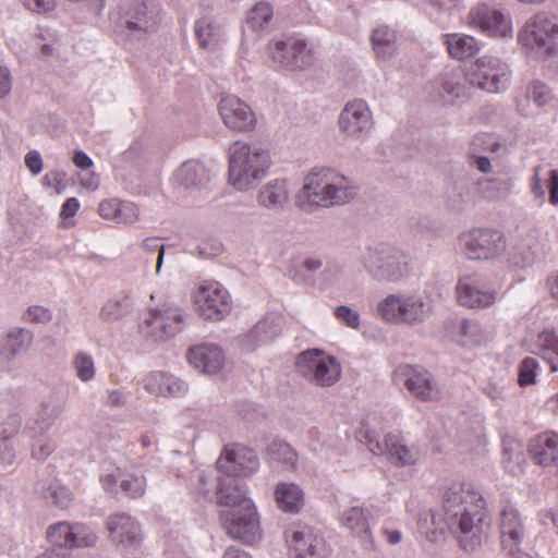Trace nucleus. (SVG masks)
<instances>
[{
    "label": "nucleus",
    "instance_id": "49",
    "mask_svg": "<svg viewBox=\"0 0 558 558\" xmlns=\"http://www.w3.org/2000/svg\"><path fill=\"white\" fill-rule=\"evenodd\" d=\"M146 488V480L143 475L134 473H125L121 478V489L133 498L144 495Z\"/></svg>",
    "mask_w": 558,
    "mask_h": 558
},
{
    "label": "nucleus",
    "instance_id": "26",
    "mask_svg": "<svg viewBox=\"0 0 558 558\" xmlns=\"http://www.w3.org/2000/svg\"><path fill=\"white\" fill-rule=\"evenodd\" d=\"M190 364L207 375L219 373L225 365V353L215 343H203L192 347L189 352Z\"/></svg>",
    "mask_w": 558,
    "mask_h": 558
},
{
    "label": "nucleus",
    "instance_id": "55",
    "mask_svg": "<svg viewBox=\"0 0 558 558\" xmlns=\"http://www.w3.org/2000/svg\"><path fill=\"white\" fill-rule=\"evenodd\" d=\"M51 318V311L40 305L29 306L23 315V319L32 324H47Z\"/></svg>",
    "mask_w": 558,
    "mask_h": 558
},
{
    "label": "nucleus",
    "instance_id": "30",
    "mask_svg": "<svg viewBox=\"0 0 558 558\" xmlns=\"http://www.w3.org/2000/svg\"><path fill=\"white\" fill-rule=\"evenodd\" d=\"M529 452L538 465L558 464V434L547 432L535 436L530 441Z\"/></svg>",
    "mask_w": 558,
    "mask_h": 558
},
{
    "label": "nucleus",
    "instance_id": "19",
    "mask_svg": "<svg viewBox=\"0 0 558 558\" xmlns=\"http://www.w3.org/2000/svg\"><path fill=\"white\" fill-rule=\"evenodd\" d=\"M290 558H326V541L311 526L292 529L286 534Z\"/></svg>",
    "mask_w": 558,
    "mask_h": 558
},
{
    "label": "nucleus",
    "instance_id": "43",
    "mask_svg": "<svg viewBox=\"0 0 558 558\" xmlns=\"http://www.w3.org/2000/svg\"><path fill=\"white\" fill-rule=\"evenodd\" d=\"M480 190L488 199H502L508 197L514 186L513 179L509 177L483 179L478 182Z\"/></svg>",
    "mask_w": 558,
    "mask_h": 558
},
{
    "label": "nucleus",
    "instance_id": "16",
    "mask_svg": "<svg viewBox=\"0 0 558 558\" xmlns=\"http://www.w3.org/2000/svg\"><path fill=\"white\" fill-rule=\"evenodd\" d=\"M466 80L488 93H500L510 85L509 65L497 57L483 56L470 68Z\"/></svg>",
    "mask_w": 558,
    "mask_h": 558
},
{
    "label": "nucleus",
    "instance_id": "39",
    "mask_svg": "<svg viewBox=\"0 0 558 558\" xmlns=\"http://www.w3.org/2000/svg\"><path fill=\"white\" fill-rule=\"evenodd\" d=\"M373 128L372 113L364 100L351 101V136L365 137Z\"/></svg>",
    "mask_w": 558,
    "mask_h": 558
},
{
    "label": "nucleus",
    "instance_id": "20",
    "mask_svg": "<svg viewBox=\"0 0 558 558\" xmlns=\"http://www.w3.org/2000/svg\"><path fill=\"white\" fill-rule=\"evenodd\" d=\"M259 461L256 453L244 446L226 447L217 461L218 471L225 476H248L257 471Z\"/></svg>",
    "mask_w": 558,
    "mask_h": 558
},
{
    "label": "nucleus",
    "instance_id": "36",
    "mask_svg": "<svg viewBox=\"0 0 558 558\" xmlns=\"http://www.w3.org/2000/svg\"><path fill=\"white\" fill-rule=\"evenodd\" d=\"M133 308V298L128 293H119L102 304L99 311V319L105 323L118 322L130 315Z\"/></svg>",
    "mask_w": 558,
    "mask_h": 558
},
{
    "label": "nucleus",
    "instance_id": "51",
    "mask_svg": "<svg viewBox=\"0 0 558 558\" xmlns=\"http://www.w3.org/2000/svg\"><path fill=\"white\" fill-rule=\"evenodd\" d=\"M526 97L537 107H544L553 100L554 95L546 84L535 81L527 87Z\"/></svg>",
    "mask_w": 558,
    "mask_h": 558
},
{
    "label": "nucleus",
    "instance_id": "21",
    "mask_svg": "<svg viewBox=\"0 0 558 558\" xmlns=\"http://www.w3.org/2000/svg\"><path fill=\"white\" fill-rule=\"evenodd\" d=\"M109 538L125 550L137 549L143 542L140 523L126 513H116L107 519Z\"/></svg>",
    "mask_w": 558,
    "mask_h": 558
},
{
    "label": "nucleus",
    "instance_id": "50",
    "mask_svg": "<svg viewBox=\"0 0 558 558\" xmlns=\"http://www.w3.org/2000/svg\"><path fill=\"white\" fill-rule=\"evenodd\" d=\"M538 368L539 363L535 357H525L519 365V385L526 387L535 384Z\"/></svg>",
    "mask_w": 558,
    "mask_h": 558
},
{
    "label": "nucleus",
    "instance_id": "3",
    "mask_svg": "<svg viewBox=\"0 0 558 558\" xmlns=\"http://www.w3.org/2000/svg\"><path fill=\"white\" fill-rule=\"evenodd\" d=\"M270 165L268 149L236 141L228 149V182L238 191H250L266 178Z\"/></svg>",
    "mask_w": 558,
    "mask_h": 558
},
{
    "label": "nucleus",
    "instance_id": "13",
    "mask_svg": "<svg viewBox=\"0 0 558 558\" xmlns=\"http://www.w3.org/2000/svg\"><path fill=\"white\" fill-rule=\"evenodd\" d=\"M518 37L522 45L550 54L558 47V19L545 12L537 13L525 22Z\"/></svg>",
    "mask_w": 558,
    "mask_h": 558
},
{
    "label": "nucleus",
    "instance_id": "45",
    "mask_svg": "<svg viewBox=\"0 0 558 558\" xmlns=\"http://www.w3.org/2000/svg\"><path fill=\"white\" fill-rule=\"evenodd\" d=\"M41 493L45 499L59 508H68L72 501V493L58 481H52L43 487Z\"/></svg>",
    "mask_w": 558,
    "mask_h": 558
},
{
    "label": "nucleus",
    "instance_id": "1",
    "mask_svg": "<svg viewBox=\"0 0 558 558\" xmlns=\"http://www.w3.org/2000/svg\"><path fill=\"white\" fill-rule=\"evenodd\" d=\"M486 501L472 483L454 482L445 488L442 513L430 510L432 524L444 533L448 530L466 553L477 550L489 527Z\"/></svg>",
    "mask_w": 558,
    "mask_h": 558
},
{
    "label": "nucleus",
    "instance_id": "23",
    "mask_svg": "<svg viewBox=\"0 0 558 558\" xmlns=\"http://www.w3.org/2000/svg\"><path fill=\"white\" fill-rule=\"evenodd\" d=\"M219 113L227 128L238 132H250L256 126V116L251 107L236 96L223 97Z\"/></svg>",
    "mask_w": 558,
    "mask_h": 558
},
{
    "label": "nucleus",
    "instance_id": "52",
    "mask_svg": "<svg viewBox=\"0 0 558 558\" xmlns=\"http://www.w3.org/2000/svg\"><path fill=\"white\" fill-rule=\"evenodd\" d=\"M32 457L37 460L47 459L56 449V442L43 435H37L36 437H32Z\"/></svg>",
    "mask_w": 558,
    "mask_h": 558
},
{
    "label": "nucleus",
    "instance_id": "35",
    "mask_svg": "<svg viewBox=\"0 0 558 558\" xmlns=\"http://www.w3.org/2000/svg\"><path fill=\"white\" fill-rule=\"evenodd\" d=\"M195 35L198 45L207 50H215L223 40V31L210 16H203L195 22Z\"/></svg>",
    "mask_w": 558,
    "mask_h": 558
},
{
    "label": "nucleus",
    "instance_id": "60",
    "mask_svg": "<svg viewBox=\"0 0 558 558\" xmlns=\"http://www.w3.org/2000/svg\"><path fill=\"white\" fill-rule=\"evenodd\" d=\"M16 458V451L9 439H0V465L9 466Z\"/></svg>",
    "mask_w": 558,
    "mask_h": 558
},
{
    "label": "nucleus",
    "instance_id": "8",
    "mask_svg": "<svg viewBox=\"0 0 558 558\" xmlns=\"http://www.w3.org/2000/svg\"><path fill=\"white\" fill-rule=\"evenodd\" d=\"M295 368L304 379L320 387L335 385L341 375V366L336 357L320 349L301 352L296 356Z\"/></svg>",
    "mask_w": 558,
    "mask_h": 558
},
{
    "label": "nucleus",
    "instance_id": "27",
    "mask_svg": "<svg viewBox=\"0 0 558 558\" xmlns=\"http://www.w3.org/2000/svg\"><path fill=\"white\" fill-rule=\"evenodd\" d=\"M374 521L371 509L351 506V536L355 538L361 548L366 553L378 550L377 543L371 531Z\"/></svg>",
    "mask_w": 558,
    "mask_h": 558
},
{
    "label": "nucleus",
    "instance_id": "12",
    "mask_svg": "<svg viewBox=\"0 0 558 558\" xmlns=\"http://www.w3.org/2000/svg\"><path fill=\"white\" fill-rule=\"evenodd\" d=\"M461 252L470 259H495L507 247L505 234L494 229L474 228L459 238Z\"/></svg>",
    "mask_w": 558,
    "mask_h": 558
},
{
    "label": "nucleus",
    "instance_id": "62",
    "mask_svg": "<svg viewBox=\"0 0 558 558\" xmlns=\"http://www.w3.org/2000/svg\"><path fill=\"white\" fill-rule=\"evenodd\" d=\"M119 202L120 199L117 198L102 201L98 207L99 215L104 219L116 221Z\"/></svg>",
    "mask_w": 558,
    "mask_h": 558
},
{
    "label": "nucleus",
    "instance_id": "41",
    "mask_svg": "<svg viewBox=\"0 0 558 558\" xmlns=\"http://www.w3.org/2000/svg\"><path fill=\"white\" fill-rule=\"evenodd\" d=\"M439 95L446 104H453L464 94L461 73L458 71H448L438 78Z\"/></svg>",
    "mask_w": 558,
    "mask_h": 558
},
{
    "label": "nucleus",
    "instance_id": "6",
    "mask_svg": "<svg viewBox=\"0 0 558 558\" xmlns=\"http://www.w3.org/2000/svg\"><path fill=\"white\" fill-rule=\"evenodd\" d=\"M433 302L420 293L389 294L378 304V313L391 324L415 326L433 314Z\"/></svg>",
    "mask_w": 558,
    "mask_h": 558
},
{
    "label": "nucleus",
    "instance_id": "10",
    "mask_svg": "<svg viewBox=\"0 0 558 558\" xmlns=\"http://www.w3.org/2000/svg\"><path fill=\"white\" fill-rule=\"evenodd\" d=\"M272 62L288 72L305 71L315 62L314 48L304 38L290 36L270 44Z\"/></svg>",
    "mask_w": 558,
    "mask_h": 558
},
{
    "label": "nucleus",
    "instance_id": "64",
    "mask_svg": "<svg viewBox=\"0 0 558 558\" xmlns=\"http://www.w3.org/2000/svg\"><path fill=\"white\" fill-rule=\"evenodd\" d=\"M548 189H549V202L553 205L558 204V170L549 171L548 179Z\"/></svg>",
    "mask_w": 558,
    "mask_h": 558
},
{
    "label": "nucleus",
    "instance_id": "63",
    "mask_svg": "<svg viewBox=\"0 0 558 558\" xmlns=\"http://www.w3.org/2000/svg\"><path fill=\"white\" fill-rule=\"evenodd\" d=\"M25 165L34 175H38L43 170V159L37 150H31L25 156Z\"/></svg>",
    "mask_w": 558,
    "mask_h": 558
},
{
    "label": "nucleus",
    "instance_id": "32",
    "mask_svg": "<svg viewBox=\"0 0 558 558\" xmlns=\"http://www.w3.org/2000/svg\"><path fill=\"white\" fill-rule=\"evenodd\" d=\"M173 179L177 184L186 190H201L209 183L210 174L203 162L191 159L175 170Z\"/></svg>",
    "mask_w": 558,
    "mask_h": 558
},
{
    "label": "nucleus",
    "instance_id": "57",
    "mask_svg": "<svg viewBox=\"0 0 558 558\" xmlns=\"http://www.w3.org/2000/svg\"><path fill=\"white\" fill-rule=\"evenodd\" d=\"M124 472L119 469L114 468L111 471H107L101 475V485L105 490L107 492H114L118 484L121 487V478L123 477Z\"/></svg>",
    "mask_w": 558,
    "mask_h": 558
},
{
    "label": "nucleus",
    "instance_id": "24",
    "mask_svg": "<svg viewBox=\"0 0 558 558\" xmlns=\"http://www.w3.org/2000/svg\"><path fill=\"white\" fill-rule=\"evenodd\" d=\"M501 547L507 555L519 551L524 537V520L512 505L504 507L500 513Z\"/></svg>",
    "mask_w": 558,
    "mask_h": 558
},
{
    "label": "nucleus",
    "instance_id": "25",
    "mask_svg": "<svg viewBox=\"0 0 558 558\" xmlns=\"http://www.w3.org/2000/svg\"><path fill=\"white\" fill-rule=\"evenodd\" d=\"M459 303L470 308L487 307L495 303L496 292L486 289L476 275L463 276L456 287Z\"/></svg>",
    "mask_w": 558,
    "mask_h": 558
},
{
    "label": "nucleus",
    "instance_id": "59",
    "mask_svg": "<svg viewBox=\"0 0 558 558\" xmlns=\"http://www.w3.org/2000/svg\"><path fill=\"white\" fill-rule=\"evenodd\" d=\"M78 209L80 202L76 197H70L63 203L60 211V217L62 218L63 225L65 227L73 225V221L71 219L75 216Z\"/></svg>",
    "mask_w": 558,
    "mask_h": 558
},
{
    "label": "nucleus",
    "instance_id": "42",
    "mask_svg": "<svg viewBox=\"0 0 558 558\" xmlns=\"http://www.w3.org/2000/svg\"><path fill=\"white\" fill-rule=\"evenodd\" d=\"M372 44L377 57L387 60L396 52V33L393 29L381 26L374 29Z\"/></svg>",
    "mask_w": 558,
    "mask_h": 558
},
{
    "label": "nucleus",
    "instance_id": "47",
    "mask_svg": "<svg viewBox=\"0 0 558 558\" xmlns=\"http://www.w3.org/2000/svg\"><path fill=\"white\" fill-rule=\"evenodd\" d=\"M75 374L81 381H90L96 374L94 359L86 352H77L73 359Z\"/></svg>",
    "mask_w": 558,
    "mask_h": 558
},
{
    "label": "nucleus",
    "instance_id": "58",
    "mask_svg": "<svg viewBox=\"0 0 558 558\" xmlns=\"http://www.w3.org/2000/svg\"><path fill=\"white\" fill-rule=\"evenodd\" d=\"M381 535L389 545H398L402 542L403 534L401 530L395 526L393 522L387 520L383 523Z\"/></svg>",
    "mask_w": 558,
    "mask_h": 558
},
{
    "label": "nucleus",
    "instance_id": "4",
    "mask_svg": "<svg viewBox=\"0 0 558 558\" xmlns=\"http://www.w3.org/2000/svg\"><path fill=\"white\" fill-rule=\"evenodd\" d=\"M355 432L357 442L375 456H386L393 465L403 468L412 466L420 459V451L414 445H408L401 433H388L384 442L379 441L378 428H381V417L372 413L363 418Z\"/></svg>",
    "mask_w": 558,
    "mask_h": 558
},
{
    "label": "nucleus",
    "instance_id": "29",
    "mask_svg": "<svg viewBox=\"0 0 558 558\" xmlns=\"http://www.w3.org/2000/svg\"><path fill=\"white\" fill-rule=\"evenodd\" d=\"M144 388L155 396L182 397L187 385L180 378L163 372H153L144 377Z\"/></svg>",
    "mask_w": 558,
    "mask_h": 558
},
{
    "label": "nucleus",
    "instance_id": "11",
    "mask_svg": "<svg viewBox=\"0 0 558 558\" xmlns=\"http://www.w3.org/2000/svg\"><path fill=\"white\" fill-rule=\"evenodd\" d=\"M470 27L488 36L508 38L513 35L510 13L499 3L481 2L468 15Z\"/></svg>",
    "mask_w": 558,
    "mask_h": 558
},
{
    "label": "nucleus",
    "instance_id": "37",
    "mask_svg": "<svg viewBox=\"0 0 558 558\" xmlns=\"http://www.w3.org/2000/svg\"><path fill=\"white\" fill-rule=\"evenodd\" d=\"M533 352L550 366L551 372H558V335L554 330L545 329L537 335Z\"/></svg>",
    "mask_w": 558,
    "mask_h": 558
},
{
    "label": "nucleus",
    "instance_id": "46",
    "mask_svg": "<svg viewBox=\"0 0 558 558\" xmlns=\"http://www.w3.org/2000/svg\"><path fill=\"white\" fill-rule=\"evenodd\" d=\"M274 14L272 8L266 2L257 3L247 13L245 23L253 31L264 29Z\"/></svg>",
    "mask_w": 558,
    "mask_h": 558
},
{
    "label": "nucleus",
    "instance_id": "17",
    "mask_svg": "<svg viewBox=\"0 0 558 558\" xmlns=\"http://www.w3.org/2000/svg\"><path fill=\"white\" fill-rule=\"evenodd\" d=\"M220 518L231 538L250 545L262 538L259 518L253 501H245L244 508L225 509Z\"/></svg>",
    "mask_w": 558,
    "mask_h": 558
},
{
    "label": "nucleus",
    "instance_id": "53",
    "mask_svg": "<svg viewBox=\"0 0 558 558\" xmlns=\"http://www.w3.org/2000/svg\"><path fill=\"white\" fill-rule=\"evenodd\" d=\"M140 218V210L138 207L128 201H120L117 211L116 221L117 223L121 225H133Z\"/></svg>",
    "mask_w": 558,
    "mask_h": 558
},
{
    "label": "nucleus",
    "instance_id": "44",
    "mask_svg": "<svg viewBox=\"0 0 558 558\" xmlns=\"http://www.w3.org/2000/svg\"><path fill=\"white\" fill-rule=\"evenodd\" d=\"M268 456L272 462L281 463L286 470H296L299 456L289 444L274 441L268 447Z\"/></svg>",
    "mask_w": 558,
    "mask_h": 558
},
{
    "label": "nucleus",
    "instance_id": "15",
    "mask_svg": "<svg viewBox=\"0 0 558 558\" xmlns=\"http://www.w3.org/2000/svg\"><path fill=\"white\" fill-rule=\"evenodd\" d=\"M193 301L197 314L207 320L220 322L232 310V300L228 290L214 280L199 283L193 293Z\"/></svg>",
    "mask_w": 558,
    "mask_h": 558
},
{
    "label": "nucleus",
    "instance_id": "34",
    "mask_svg": "<svg viewBox=\"0 0 558 558\" xmlns=\"http://www.w3.org/2000/svg\"><path fill=\"white\" fill-rule=\"evenodd\" d=\"M61 412L62 408L56 400L44 401L36 414L34 424L26 425L25 432L31 437L44 435L53 425Z\"/></svg>",
    "mask_w": 558,
    "mask_h": 558
},
{
    "label": "nucleus",
    "instance_id": "38",
    "mask_svg": "<svg viewBox=\"0 0 558 558\" xmlns=\"http://www.w3.org/2000/svg\"><path fill=\"white\" fill-rule=\"evenodd\" d=\"M303 492L294 483H279L275 489L278 507L290 513H298L303 507Z\"/></svg>",
    "mask_w": 558,
    "mask_h": 558
},
{
    "label": "nucleus",
    "instance_id": "48",
    "mask_svg": "<svg viewBox=\"0 0 558 558\" xmlns=\"http://www.w3.org/2000/svg\"><path fill=\"white\" fill-rule=\"evenodd\" d=\"M501 148V143L494 134L482 133L473 137L470 144V154L483 153H498Z\"/></svg>",
    "mask_w": 558,
    "mask_h": 558
},
{
    "label": "nucleus",
    "instance_id": "18",
    "mask_svg": "<svg viewBox=\"0 0 558 558\" xmlns=\"http://www.w3.org/2000/svg\"><path fill=\"white\" fill-rule=\"evenodd\" d=\"M46 539L53 548L65 551L71 548L94 547L98 536L85 524L60 521L47 527Z\"/></svg>",
    "mask_w": 558,
    "mask_h": 558
},
{
    "label": "nucleus",
    "instance_id": "14",
    "mask_svg": "<svg viewBox=\"0 0 558 558\" xmlns=\"http://www.w3.org/2000/svg\"><path fill=\"white\" fill-rule=\"evenodd\" d=\"M195 476L198 493L208 496L216 488L218 504L227 509L244 508L245 501H252L247 497L246 485L234 476H217L214 481L210 472L206 471H197Z\"/></svg>",
    "mask_w": 558,
    "mask_h": 558
},
{
    "label": "nucleus",
    "instance_id": "5",
    "mask_svg": "<svg viewBox=\"0 0 558 558\" xmlns=\"http://www.w3.org/2000/svg\"><path fill=\"white\" fill-rule=\"evenodd\" d=\"M367 274L379 282H400L410 275L407 255L390 245L360 247L355 254Z\"/></svg>",
    "mask_w": 558,
    "mask_h": 558
},
{
    "label": "nucleus",
    "instance_id": "54",
    "mask_svg": "<svg viewBox=\"0 0 558 558\" xmlns=\"http://www.w3.org/2000/svg\"><path fill=\"white\" fill-rule=\"evenodd\" d=\"M140 247L143 251V253L146 254L158 252L156 274H159L165 256V246L160 243V239L155 236L146 238L142 241Z\"/></svg>",
    "mask_w": 558,
    "mask_h": 558
},
{
    "label": "nucleus",
    "instance_id": "31",
    "mask_svg": "<svg viewBox=\"0 0 558 558\" xmlns=\"http://www.w3.org/2000/svg\"><path fill=\"white\" fill-rule=\"evenodd\" d=\"M289 201L290 190L284 179H274L265 183L257 193L258 205L269 210H283Z\"/></svg>",
    "mask_w": 558,
    "mask_h": 558
},
{
    "label": "nucleus",
    "instance_id": "33",
    "mask_svg": "<svg viewBox=\"0 0 558 558\" xmlns=\"http://www.w3.org/2000/svg\"><path fill=\"white\" fill-rule=\"evenodd\" d=\"M449 54L457 60H468L480 52L478 41L470 35L453 33L444 36Z\"/></svg>",
    "mask_w": 558,
    "mask_h": 558
},
{
    "label": "nucleus",
    "instance_id": "2",
    "mask_svg": "<svg viewBox=\"0 0 558 558\" xmlns=\"http://www.w3.org/2000/svg\"><path fill=\"white\" fill-rule=\"evenodd\" d=\"M349 197V180L331 168H314L295 195V206L305 213L341 206Z\"/></svg>",
    "mask_w": 558,
    "mask_h": 558
},
{
    "label": "nucleus",
    "instance_id": "61",
    "mask_svg": "<svg viewBox=\"0 0 558 558\" xmlns=\"http://www.w3.org/2000/svg\"><path fill=\"white\" fill-rule=\"evenodd\" d=\"M32 12H50L57 7V0H20Z\"/></svg>",
    "mask_w": 558,
    "mask_h": 558
},
{
    "label": "nucleus",
    "instance_id": "40",
    "mask_svg": "<svg viewBox=\"0 0 558 558\" xmlns=\"http://www.w3.org/2000/svg\"><path fill=\"white\" fill-rule=\"evenodd\" d=\"M32 339L33 337L29 331L23 328L14 327L10 329L1 339L0 352L4 357H13L28 348Z\"/></svg>",
    "mask_w": 558,
    "mask_h": 558
},
{
    "label": "nucleus",
    "instance_id": "9",
    "mask_svg": "<svg viewBox=\"0 0 558 558\" xmlns=\"http://www.w3.org/2000/svg\"><path fill=\"white\" fill-rule=\"evenodd\" d=\"M159 10L153 0H133L123 9L119 27L125 37L140 40L155 33Z\"/></svg>",
    "mask_w": 558,
    "mask_h": 558
},
{
    "label": "nucleus",
    "instance_id": "28",
    "mask_svg": "<svg viewBox=\"0 0 558 558\" xmlns=\"http://www.w3.org/2000/svg\"><path fill=\"white\" fill-rule=\"evenodd\" d=\"M281 330V317L269 315L260 319L246 335L241 339L242 347L248 351L271 342Z\"/></svg>",
    "mask_w": 558,
    "mask_h": 558
},
{
    "label": "nucleus",
    "instance_id": "56",
    "mask_svg": "<svg viewBox=\"0 0 558 558\" xmlns=\"http://www.w3.org/2000/svg\"><path fill=\"white\" fill-rule=\"evenodd\" d=\"M22 425V417L17 413L9 414L0 426V439H11Z\"/></svg>",
    "mask_w": 558,
    "mask_h": 558
},
{
    "label": "nucleus",
    "instance_id": "7",
    "mask_svg": "<svg viewBox=\"0 0 558 558\" xmlns=\"http://www.w3.org/2000/svg\"><path fill=\"white\" fill-rule=\"evenodd\" d=\"M184 313L180 307L163 302L148 308L138 324V330L154 341H167L181 331Z\"/></svg>",
    "mask_w": 558,
    "mask_h": 558
},
{
    "label": "nucleus",
    "instance_id": "22",
    "mask_svg": "<svg viewBox=\"0 0 558 558\" xmlns=\"http://www.w3.org/2000/svg\"><path fill=\"white\" fill-rule=\"evenodd\" d=\"M395 379L397 383L403 384L421 401H429L438 393L432 374L420 366H400L396 371Z\"/></svg>",
    "mask_w": 558,
    "mask_h": 558
}]
</instances>
